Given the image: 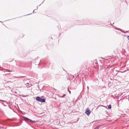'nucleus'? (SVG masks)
<instances>
[{
	"label": "nucleus",
	"instance_id": "4468645a",
	"mask_svg": "<svg viewBox=\"0 0 129 129\" xmlns=\"http://www.w3.org/2000/svg\"><path fill=\"white\" fill-rule=\"evenodd\" d=\"M26 86H28V85H29V83H26Z\"/></svg>",
	"mask_w": 129,
	"mask_h": 129
},
{
	"label": "nucleus",
	"instance_id": "5701e85b",
	"mask_svg": "<svg viewBox=\"0 0 129 129\" xmlns=\"http://www.w3.org/2000/svg\"><path fill=\"white\" fill-rule=\"evenodd\" d=\"M38 9V7H37V9H36V10H37Z\"/></svg>",
	"mask_w": 129,
	"mask_h": 129
},
{
	"label": "nucleus",
	"instance_id": "0eeeda50",
	"mask_svg": "<svg viewBox=\"0 0 129 129\" xmlns=\"http://www.w3.org/2000/svg\"><path fill=\"white\" fill-rule=\"evenodd\" d=\"M90 21L89 20H85V19H83L82 20H80V22L81 23H88V22Z\"/></svg>",
	"mask_w": 129,
	"mask_h": 129
},
{
	"label": "nucleus",
	"instance_id": "20e7f679",
	"mask_svg": "<svg viewBox=\"0 0 129 129\" xmlns=\"http://www.w3.org/2000/svg\"><path fill=\"white\" fill-rule=\"evenodd\" d=\"M23 118L24 120L26 122H28L30 123H31V122L35 123L36 122V121H35L33 120L26 117L24 116Z\"/></svg>",
	"mask_w": 129,
	"mask_h": 129
},
{
	"label": "nucleus",
	"instance_id": "aec40b11",
	"mask_svg": "<svg viewBox=\"0 0 129 129\" xmlns=\"http://www.w3.org/2000/svg\"><path fill=\"white\" fill-rule=\"evenodd\" d=\"M87 89L88 90V89H89V87L88 86H87Z\"/></svg>",
	"mask_w": 129,
	"mask_h": 129
},
{
	"label": "nucleus",
	"instance_id": "ddd939ff",
	"mask_svg": "<svg viewBox=\"0 0 129 129\" xmlns=\"http://www.w3.org/2000/svg\"><path fill=\"white\" fill-rule=\"evenodd\" d=\"M123 2H126L127 4V3L126 1V0H123V1H122Z\"/></svg>",
	"mask_w": 129,
	"mask_h": 129
},
{
	"label": "nucleus",
	"instance_id": "f3484780",
	"mask_svg": "<svg viewBox=\"0 0 129 129\" xmlns=\"http://www.w3.org/2000/svg\"><path fill=\"white\" fill-rule=\"evenodd\" d=\"M23 64H24L25 65H26V66H27V63H24Z\"/></svg>",
	"mask_w": 129,
	"mask_h": 129
},
{
	"label": "nucleus",
	"instance_id": "b1692460",
	"mask_svg": "<svg viewBox=\"0 0 129 129\" xmlns=\"http://www.w3.org/2000/svg\"><path fill=\"white\" fill-rule=\"evenodd\" d=\"M11 20V19H9V20H6V21H9V20Z\"/></svg>",
	"mask_w": 129,
	"mask_h": 129
},
{
	"label": "nucleus",
	"instance_id": "9d476101",
	"mask_svg": "<svg viewBox=\"0 0 129 129\" xmlns=\"http://www.w3.org/2000/svg\"><path fill=\"white\" fill-rule=\"evenodd\" d=\"M108 108L109 109H110L111 108V105H109L108 106Z\"/></svg>",
	"mask_w": 129,
	"mask_h": 129
},
{
	"label": "nucleus",
	"instance_id": "6ab92c4d",
	"mask_svg": "<svg viewBox=\"0 0 129 129\" xmlns=\"http://www.w3.org/2000/svg\"><path fill=\"white\" fill-rule=\"evenodd\" d=\"M1 101H2V102H6V101H4V100H2Z\"/></svg>",
	"mask_w": 129,
	"mask_h": 129
},
{
	"label": "nucleus",
	"instance_id": "4be33fe9",
	"mask_svg": "<svg viewBox=\"0 0 129 129\" xmlns=\"http://www.w3.org/2000/svg\"><path fill=\"white\" fill-rule=\"evenodd\" d=\"M32 14V13H30V14H27V15H31Z\"/></svg>",
	"mask_w": 129,
	"mask_h": 129
},
{
	"label": "nucleus",
	"instance_id": "f8f14e48",
	"mask_svg": "<svg viewBox=\"0 0 129 129\" xmlns=\"http://www.w3.org/2000/svg\"><path fill=\"white\" fill-rule=\"evenodd\" d=\"M68 90L69 92V93H70V94H71V91H70V90H69V88H68Z\"/></svg>",
	"mask_w": 129,
	"mask_h": 129
},
{
	"label": "nucleus",
	"instance_id": "7ed1b4c3",
	"mask_svg": "<svg viewBox=\"0 0 129 129\" xmlns=\"http://www.w3.org/2000/svg\"><path fill=\"white\" fill-rule=\"evenodd\" d=\"M36 100L37 101L41 102L42 103H45V99L42 98L39 96L36 97Z\"/></svg>",
	"mask_w": 129,
	"mask_h": 129
},
{
	"label": "nucleus",
	"instance_id": "a878e982",
	"mask_svg": "<svg viewBox=\"0 0 129 129\" xmlns=\"http://www.w3.org/2000/svg\"><path fill=\"white\" fill-rule=\"evenodd\" d=\"M41 5V4L39 6H40V5Z\"/></svg>",
	"mask_w": 129,
	"mask_h": 129
},
{
	"label": "nucleus",
	"instance_id": "393cba45",
	"mask_svg": "<svg viewBox=\"0 0 129 129\" xmlns=\"http://www.w3.org/2000/svg\"><path fill=\"white\" fill-rule=\"evenodd\" d=\"M44 2V1H43V2L42 3V4Z\"/></svg>",
	"mask_w": 129,
	"mask_h": 129
},
{
	"label": "nucleus",
	"instance_id": "f257e3e1",
	"mask_svg": "<svg viewBox=\"0 0 129 129\" xmlns=\"http://www.w3.org/2000/svg\"><path fill=\"white\" fill-rule=\"evenodd\" d=\"M17 120V118H8L7 119L6 121V122L9 124H11L13 125V126H20L22 122V121L21 120H20L19 122H11V121H16Z\"/></svg>",
	"mask_w": 129,
	"mask_h": 129
},
{
	"label": "nucleus",
	"instance_id": "bb28decb",
	"mask_svg": "<svg viewBox=\"0 0 129 129\" xmlns=\"http://www.w3.org/2000/svg\"><path fill=\"white\" fill-rule=\"evenodd\" d=\"M20 57H21V55H20Z\"/></svg>",
	"mask_w": 129,
	"mask_h": 129
},
{
	"label": "nucleus",
	"instance_id": "412c9836",
	"mask_svg": "<svg viewBox=\"0 0 129 129\" xmlns=\"http://www.w3.org/2000/svg\"><path fill=\"white\" fill-rule=\"evenodd\" d=\"M36 10V9H35V10H34L33 11V13H34V11H35V10Z\"/></svg>",
	"mask_w": 129,
	"mask_h": 129
},
{
	"label": "nucleus",
	"instance_id": "2eb2a0df",
	"mask_svg": "<svg viewBox=\"0 0 129 129\" xmlns=\"http://www.w3.org/2000/svg\"><path fill=\"white\" fill-rule=\"evenodd\" d=\"M127 38L128 39V40L129 41V36H127Z\"/></svg>",
	"mask_w": 129,
	"mask_h": 129
},
{
	"label": "nucleus",
	"instance_id": "423d86ee",
	"mask_svg": "<svg viewBox=\"0 0 129 129\" xmlns=\"http://www.w3.org/2000/svg\"><path fill=\"white\" fill-rule=\"evenodd\" d=\"M91 111L88 108L86 110L85 113L86 114V115L89 116L90 114L91 113Z\"/></svg>",
	"mask_w": 129,
	"mask_h": 129
},
{
	"label": "nucleus",
	"instance_id": "dca6fc26",
	"mask_svg": "<svg viewBox=\"0 0 129 129\" xmlns=\"http://www.w3.org/2000/svg\"><path fill=\"white\" fill-rule=\"evenodd\" d=\"M26 55H25V56H26V55H27L28 54V52H26Z\"/></svg>",
	"mask_w": 129,
	"mask_h": 129
},
{
	"label": "nucleus",
	"instance_id": "a211bd4d",
	"mask_svg": "<svg viewBox=\"0 0 129 129\" xmlns=\"http://www.w3.org/2000/svg\"><path fill=\"white\" fill-rule=\"evenodd\" d=\"M0 22L2 23L3 25H4V24L2 22L0 21Z\"/></svg>",
	"mask_w": 129,
	"mask_h": 129
},
{
	"label": "nucleus",
	"instance_id": "6e6552de",
	"mask_svg": "<svg viewBox=\"0 0 129 129\" xmlns=\"http://www.w3.org/2000/svg\"><path fill=\"white\" fill-rule=\"evenodd\" d=\"M66 95V94H63L62 95H59L58 96L60 98H64Z\"/></svg>",
	"mask_w": 129,
	"mask_h": 129
},
{
	"label": "nucleus",
	"instance_id": "9b49d317",
	"mask_svg": "<svg viewBox=\"0 0 129 129\" xmlns=\"http://www.w3.org/2000/svg\"><path fill=\"white\" fill-rule=\"evenodd\" d=\"M68 88H69V89H70L71 90L73 89L74 88H73V87H71V86H69L68 87Z\"/></svg>",
	"mask_w": 129,
	"mask_h": 129
},
{
	"label": "nucleus",
	"instance_id": "39448f33",
	"mask_svg": "<svg viewBox=\"0 0 129 129\" xmlns=\"http://www.w3.org/2000/svg\"><path fill=\"white\" fill-rule=\"evenodd\" d=\"M115 28L118 31H116L117 34H122L121 33L123 32V33H125V32L123 31L120 28H118L116 27H115Z\"/></svg>",
	"mask_w": 129,
	"mask_h": 129
},
{
	"label": "nucleus",
	"instance_id": "1a4fd4ad",
	"mask_svg": "<svg viewBox=\"0 0 129 129\" xmlns=\"http://www.w3.org/2000/svg\"><path fill=\"white\" fill-rule=\"evenodd\" d=\"M101 125H98L97 126L95 127L93 129H99L100 127H101Z\"/></svg>",
	"mask_w": 129,
	"mask_h": 129
},
{
	"label": "nucleus",
	"instance_id": "f03ea898",
	"mask_svg": "<svg viewBox=\"0 0 129 129\" xmlns=\"http://www.w3.org/2000/svg\"><path fill=\"white\" fill-rule=\"evenodd\" d=\"M50 62L46 59H41L38 64V67L40 68H42L44 67L48 68L50 67Z\"/></svg>",
	"mask_w": 129,
	"mask_h": 129
}]
</instances>
